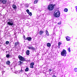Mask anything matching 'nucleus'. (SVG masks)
<instances>
[{"label": "nucleus", "mask_w": 77, "mask_h": 77, "mask_svg": "<svg viewBox=\"0 0 77 77\" xmlns=\"http://www.w3.org/2000/svg\"><path fill=\"white\" fill-rule=\"evenodd\" d=\"M8 22H7V25L8 26H12L14 25V23H13V20L12 19H8Z\"/></svg>", "instance_id": "f257e3e1"}, {"label": "nucleus", "mask_w": 77, "mask_h": 77, "mask_svg": "<svg viewBox=\"0 0 77 77\" xmlns=\"http://www.w3.org/2000/svg\"><path fill=\"white\" fill-rule=\"evenodd\" d=\"M60 12L57 11H55L54 12V17L56 18H59L60 17Z\"/></svg>", "instance_id": "f03ea898"}, {"label": "nucleus", "mask_w": 77, "mask_h": 77, "mask_svg": "<svg viewBox=\"0 0 77 77\" xmlns=\"http://www.w3.org/2000/svg\"><path fill=\"white\" fill-rule=\"evenodd\" d=\"M54 9V6L53 4H50L48 7V11H53Z\"/></svg>", "instance_id": "7ed1b4c3"}, {"label": "nucleus", "mask_w": 77, "mask_h": 77, "mask_svg": "<svg viewBox=\"0 0 77 77\" xmlns=\"http://www.w3.org/2000/svg\"><path fill=\"white\" fill-rule=\"evenodd\" d=\"M61 54L62 56H66V50L63 49L61 53Z\"/></svg>", "instance_id": "20e7f679"}, {"label": "nucleus", "mask_w": 77, "mask_h": 77, "mask_svg": "<svg viewBox=\"0 0 77 77\" xmlns=\"http://www.w3.org/2000/svg\"><path fill=\"white\" fill-rule=\"evenodd\" d=\"M18 57L19 60L21 61H24L25 60V58L20 55H19Z\"/></svg>", "instance_id": "39448f33"}, {"label": "nucleus", "mask_w": 77, "mask_h": 77, "mask_svg": "<svg viewBox=\"0 0 77 77\" xmlns=\"http://www.w3.org/2000/svg\"><path fill=\"white\" fill-rule=\"evenodd\" d=\"M35 65V63L33 62H32L30 64V68H34V66H33V65Z\"/></svg>", "instance_id": "423d86ee"}, {"label": "nucleus", "mask_w": 77, "mask_h": 77, "mask_svg": "<svg viewBox=\"0 0 77 77\" xmlns=\"http://www.w3.org/2000/svg\"><path fill=\"white\" fill-rule=\"evenodd\" d=\"M1 2L3 4H5L7 2V0H1Z\"/></svg>", "instance_id": "0eeeda50"}, {"label": "nucleus", "mask_w": 77, "mask_h": 77, "mask_svg": "<svg viewBox=\"0 0 77 77\" xmlns=\"http://www.w3.org/2000/svg\"><path fill=\"white\" fill-rule=\"evenodd\" d=\"M32 40V38L30 37H28L25 39V40H28L29 41H30Z\"/></svg>", "instance_id": "6e6552de"}, {"label": "nucleus", "mask_w": 77, "mask_h": 77, "mask_svg": "<svg viewBox=\"0 0 77 77\" xmlns=\"http://www.w3.org/2000/svg\"><path fill=\"white\" fill-rule=\"evenodd\" d=\"M29 49H31L32 50L35 51V48H33V46H29L28 48Z\"/></svg>", "instance_id": "1a4fd4ad"}, {"label": "nucleus", "mask_w": 77, "mask_h": 77, "mask_svg": "<svg viewBox=\"0 0 77 77\" xmlns=\"http://www.w3.org/2000/svg\"><path fill=\"white\" fill-rule=\"evenodd\" d=\"M19 65H22L23 63V62H22L21 61H19L18 62Z\"/></svg>", "instance_id": "9d476101"}, {"label": "nucleus", "mask_w": 77, "mask_h": 77, "mask_svg": "<svg viewBox=\"0 0 77 77\" xmlns=\"http://www.w3.org/2000/svg\"><path fill=\"white\" fill-rule=\"evenodd\" d=\"M11 63V62H10V61H7L6 63V65H10V64Z\"/></svg>", "instance_id": "9b49d317"}, {"label": "nucleus", "mask_w": 77, "mask_h": 77, "mask_svg": "<svg viewBox=\"0 0 77 77\" xmlns=\"http://www.w3.org/2000/svg\"><path fill=\"white\" fill-rule=\"evenodd\" d=\"M15 47H17V46L19 45V42H15Z\"/></svg>", "instance_id": "f8f14e48"}, {"label": "nucleus", "mask_w": 77, "mask_h": 77, "mask_svg": "<svg viewBox=\"0 0 77 77\" xmlns=\"http://www.w3.org/2000/svg\"><path fill=\"white\" fill-rule=\"evenodd\" d=\"M26 54L27 55H29L30 54V51L28 50L26 51Z\"/></svg>", "instance_id": "ddd939ff"}, {"label": "nucleus", "mask_w": 77, "mask_h": 77, "mask_svg": "<svg viewBox=\"0 0 77 77\" xmlns=\"http://www.w3.org/2000/svg\"><path fill=\"white\" fill-rule=\"evenodd\" d=\"M66 39L67 41H70V39H71V38L70 37H66Z\"/></svg>", "instance_id": "4468645a"}, {"label": "nucleus", "mask_w": 77, "mask_h": 77, "mask_svg": "<svg viewBox=\"0 0 77 77\" xmlns=\"http://www.w3.org/2000/svg\"><path fill=\"white\" fill-rule=\"evenodd\" d=\"M44 33L43 31H40L39 32V34L40 35H41L42 33Z\"/></svg>", "instance_id": "2eb2a0df"}, {"label": "nucleus", "mask_w": 77, "mask_h": 77, "mask_svg": "<svg viewBox=\"0 0 77 77\" xmlns=\"http://www.w3.org/2000/svg\"><path fill=\"white\" fill-rule=\"evenodd\" d=\"M12 7L13 9H16V8H17V6H16V5H13Z\"/></svg>", "instance_id": "dca6fc26"}, {"label": "nucleus", "mask_w": 77, "mask_h": 77, "mask_svg": "<svg viewBox=\"0 0 77 77\" xmlns=\"http://www.w3.org/2000/svg\"><path fill=\"white\" fill-rule=\"evenodd\" d=\"M47 47H51V44L50 43H48L47 44Z\"/></svg>", "instance_id": "f3484780"}, {"label": "nucleus", "mask_w": 77, "mask_h": 77, "mask_svg": "<svg viewBox=\"0 0 77 77\" xmlns=\"http://www.w3.org/2000/svg\"><path fill=\"white\" fill-rule=\"evenodd\" d=\"M45 33L46 35H47V36H49V34L48 33V31L47 30H46Z\"/></svg>", "instance_id": "a211bd4d"}, {"label": "nucleus", "mask_w": 77, "mask_h": 77, "mask_svg": "<svg viewBox=\"0 0 77 77\" xmlns=\"http://www.w3.org/2000/svg\"><path fill=\"white\" fill-rule=\"evenodd\" d=\"M68 9L67 8H65L64 9V12H68Z\"/></svg>", "instance_id": "6ab92c4d"}, {"label": "nucleus", "mask_w": 77, "mask_h": 77, "mask_svg": "<svg viewBox=\"0 0 77 77\" xmlns=\"http://www.w3.org/2000/svg\"><path fill=\"white\" fill-rule=\"evenodd\" d=\"M38 0H35L34 2V4H36L38 2Z\"/></svg>", "instance_id": "aec40b11"}, {"label": "nucleus", "mask_w": 77, "mask_h": 77, "mask_svg": "<svg viewBox=\"0 0 77 77\" xmlns=\"http://www.w3.org/2000/svg\"><path fill=\"white\" fill-rule=\"evenodd\" d=\"M70 49V48H68V50L69 52H71V50Z\"/></svg>", "instance_id": "412c9836"}, {"label": "nucleus", "mask_w": 77, "mask_h": 77, "mask_svg": "<svg viewBox=\"0 0 77 77\" xmlns=\"http://www.w3.org/2000/svg\"><path fill=\"white\" fill-rule=\"evenodd\" d=\"M28 70H29V68L27 67L25 71H28Z\"/></svg>", "instance_id": "4be33fe9"}, {"label": "nucleus", "mask_w": 77, "mask_h": 77, "mask_svg": "<svg viewBox=\"0 0 77 77\" xmlns=\"http://www.w3.org/2000/svg\"><path fill=\"white\" fill-rule=\"evenodd\" d=\"M28 14H29V15H30V16H32V12H29L28 13Z\"/></svg>", "instance_id": "5701e85b"}, {"label": "nucleus", "mask_w": 77, "mask_h": 77, "mask_svg": "<svg viewBox=\"0 0 77 77\" xmlns=\"http://www.w3.org/2000/svg\"><path fill=\"white\" fill-rule=\"evenodd\" d=\"M9 41H7L5 42L6 44L8 45V44H9Z\"/></svg>", "instance_id": "b1692460"}, {"label": "nucleus", "mask_w": 77, "mask_h": 77, "mask_svg": "<svg viewBox=\"0 0 77 77\" xmlns=\"http://www.w3.org/2000/svg\"><path fill=\"white\" fill-rule=\"evenodd\" d=\"M25 7L26 8H28L29 7V5L27 4H25Z\"/></svg>", "instance_id": "393cba45"}, {"label": "nucleus", "mask_w": 77, "mask_h": 77, "mask_svg": "<svg viewBox=\"0 0 77 77\" xmlns=\"http://www.w3.org/2000/svg\"><path fill=\"white\" fill-rule=\"evenodd\" d=\"M22 72H23V70H20L19 71V73H20V74H21Z\"/></svg>", "instance_id": "a878e982"}, {"label": "nucleus", "mask_w": 77, "mask_h": 77, "mask_svg": "<svg viewBox=\"0 0 77 77\" xmlns=\"http://www.w3.org/2000/svg\"><path fill=\"white\" fill-rule=\"evenodd\" d=\"M26 11L28 14L30 12L29 11V9L26 10Z\"/></svg>", "instance_id": "bb28decb"}, {"label": "nucleus", "mask_w": 77, "mask_h": 77, "mask_svg": "<svg viewBox=\"0 0 77 77\" xmlns=\"http://www.w3.org/2000/svg\"><path fill=\"white\" fill-rule=\"evenodd\" d=\"M10 56V55H9V54H7V55H6V57H8H8H9Z\"/></svg>", "instance_id": "cd10ccee"}, {"label": "nucleus", "mask_w": 77, "mask_h": 77, "mask_svg": "<svg viewBox=\"0 0 77 77\" xmlns=\"http://www.w3.org/2000/svg\"><path fill=\"white\" fill-rule=\"evenodd\" d=\"M61 23H62V22H60L58 23V25H60Z\"/></svg>", "instance_id": "c85d7f7f"}, {"label": "nucleus", "mask_w": 77, "mask_h": 77, "mask_svg": "<svg viewBox=\"0 0 77 77\" xmlns=\"http://www.w3.org/2000/svg\"><path fill=\"white\" fill-rule=\"evenodd\" d=\"M74 70H75V72H77V68H75V69Z\"/></svg>", "instance_id": "c756f323"}, {"label": "nucleus", "mask_w": 77, "mask_h": 77, "mask_svg": "<svg viewBox=\"0 0 77 77\" xmlns=\"http://www.w3.org/2000/svg\"><path fill=\"white\" fill-rule=\"evenodd\" d=\"M62 44V43L60 42H59L58 44V45H59V47H60V45H61Z\"/></svg>", "instance_id": "7c9ffc66"}, {"label": "nucleus", "mask_w": 77, "mask_h": 77, "mask_svg": "<svg viewBox=\"0 0 77 77\" xmlns=\"http://www.w3.org/2000/svg\"><path fill=\"white\" fill-rule=\"evenodd\" d=\"M23 38H24V39L25 40V39H26V38H25V35H23Z\"/></svg>", "instance_id": "2f4dec72"}, {"label": "nucleus", "mask_w": 77, "mask_h": 77, "mask_svg": "<svg viewBox=\"0 0 77 77\" xmlns=\"http://www.w3.org/2000/svg\"><path fill=\"white\" fill-rule=\"evenodd\" d=\"M49 71L50 72H51V69H49Z\"/></svg>", "instance_id": "473e14b6"}, {"label": "nucleus", "mask_w": 77, "mask_h": 77, "mask_svg": "<svg viewBox=\"0 0 77 77\" xmlns=\"http://www.w3.org/2000/svg\"><path fill=\"white\" fill-rule=\"evenodd\" d=\"M53 77H55V75H53Z\"/></svg>", "instance_id": "72a5a7b5"}, {"label": "nucleus", "mask_w": 77, "mask_h": 77, "mask_svg": "<svg viewBox=\"0 0 77 77\" xmlns=\"http://www.w3.org/2000/svg\"><path fill=\"white\" fill-rule=\"evenodd\" d=\"M5 52H6V53L8 52V51H6Z\"/></svg>", "instance_id": "f704fd0d"}, {"label": "nucleus", "mask_w": 77, "mask_h": 77, "mask_svg": "<svg viewBox=\"0 0 77 77\" xmlns=\"http://www.w3.org/2000/svg\"><path fill=\"white\" fill-rule=\"evenodd\" d=\"M1 2V0H0V2Z\"/></svg>", "instance_id": "c9c22d12"}, {"label": "nucleus", "mask_w": 77, "mask_h": 77, "mask_svg": "<svg viewBox=\"0 0 77 77\" xmlns=\"http://www.w3.org/2000/svg\"><path fill=\"white\" fill-rule=\"evenodd\" d=\"M58 48H60L59 47Z\"/></svg>", "instance_id": "e433bc0d"}]
</instances>
